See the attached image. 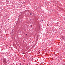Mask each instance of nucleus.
I'll return each mask as SVG.
<instances>
[{"label":"nucleus","mask_w":65,"mask_h":65,"mask_svg":"<svg viewBox=\"0 0 65 65\" xmlns=\"http://www.w3.org/2000/svg\"><path fill=\"white\" fill-rule=\"evenodd\" d=\"M30 15H31V14H32V13H30Z\"/></svg>","instance_id":"3"},{"label":"nucleus","mask_w":65,"mask_h":65,"mask_svg":"<svg viewBox=\"0 0 65 65\" xmlns=\"http://www.w3.org/2000/svg\"><path fill=\"white\" fill-rule=\"evenodd\" d=\"M42 22H43V20H42Z\"/></svg>","instance_id":"2"},{"label":"nucleus","mask_w":65,"mask_h":65,"mask_svg":"<svg viewBox=\"0 0 65 65\" xmlns=\"http://www.w3.org/2000/svg\"><path fill=\"white\" fill-rule=\"evenodd\" d=\"M31 27H32V25H31L30 26Z\"/></svg>","instance_id":"4"},{"label":"nucleus","mask_w":65,"mask_h":65,"mask_svg":"<svg viewBox=\"0 0 65 65\" xmlns=\"http://www.w3.org/2000/svg\"><path fill=\"white\" fill-rule=\"evenodd\" d=\"M26 35H27V34H26Z\"/></svg>","instance_id":"5"},{"label":"nucleus","mask_w":65,"mask_h":65,"mask_svg":"<svg viewBox=\"0 0 65 65\" xmlns=\"http://www.w3.org/2000/svg\"><path fill=\"white\" fill-rule=\"evenodd\" d=\"M4 62H6V60H4Z\"/></svg>","instance_id":"1"}]
</instances>
